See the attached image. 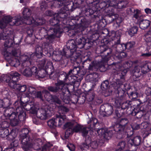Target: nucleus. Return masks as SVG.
<instances>
[{"label":"nucleus","instance_id":"f257e3e1","mask_svg":"<svg viewBox=\"0 0 151 151\" xmlns=\"http://www.w3.org/2000/svg\"><path fill=\"white\" fill-rule=\"evenodd\" d=\"M59 79L57 82L55 83V86H49L47 89L51 92L56 94L59 96L60 99L65 103H69L70 91L69 87H65L66 82L71 78V76L68 74V73H63L60 75L58 77Z\"/></svg>","mask_w":151,"mask_h":151},{"label":"nucleus","instance_id":"f03ea898","mask_svg":"<svg viewBox=\"0 0 151 151\" xmlns=\"http://www.w3.org/2000/svg\"><path fill=\"white\" fill-rule=\"evenodd\" d=\"M72 35L76 37V41L73 40H69L67 43L66 47L73 51H76L77 48L87 49V44H89V43L86 42V40L83 37L81 32L77 29L74 32L72 31Z\"/></svg>","mask_w":151,"mask_h":151},{"label":"nucleus","instance_id":"7ed1b4c3","mask_svg":"<svg viewBox=\"0 0 151 151\" xmlns=\"http://www.w3.org/2000/svg\"><path fill=\"white\" fill-rule=\"evenodd\" d=\"M17 105H16L15 104V108L12 107H4L0 113L3 114L5 116L9 119L18 115L19 120L24 121L26 119V114L23 108L21 107H17Z\"/></svg>","mask_w":151,"mask_h":151},{"label":"nucleus","instance_id":"20e7f679","mask_svg":"<svg viewBox=\"0 0 151 151\" xmlns=\"http://www.w3.org/2000/svg\"><path fill=\"white\" fill-rule=\"evenodd\" d=\"M64 127L66 129L65 136L68 137L70 134L74 132H78L81 131L83 137H86L88 133V130L86 128H82V127L75 121L68 122L64 125Z\"/></svg>","mask_w":151,"mask_h":151},{"label":"nucleus","instance_id":"39448f33","mask_svg":"<svg viewBox=\"0 0 151 151\" xmlns=\"http://www.w3.org/2000/svg\"><path fill=\"white\" fill-rule=\"evenodd\" d=\"M112 50L108 47L105 46H101L99 48H98L96 52L98 54H101L102 56V60L98 62V68L101 72L105 71L106 70L105 64L109 60L110 57L108 56Z\"/></svg>","mask_w":151,"mask_h":151},{"label":"nucleus","instance_id":"423d86ee","mask_svg":"<svg viewBox=\"0 0 151 151\" xmlns=\"http://www.w3.org/2000/svg\"><path fill=\"white\" fill-rule=\"evenodd\" d=\"M54 31V29L50 28H48V29H47L44 28H42L41 29V32H45L48 35L47 39V42L44 43L43 44V46H45V47L47 50L46 53H48V48L49 47V44L52 43L56 37H59L60 36L61 31H58L55 33L54 32V34H52Z\"/></svg>","mask_w":151,"mask_h":151},{"label":"nucleus","instance_id":"0eeeda50","mask_svg":"<svg viewBox=\"0 0 151 151\" xmlns=\"http://www.w3.org/2000/svg\"><path fill=\"white\" fill-rule=\"evenodd\" d=\"M22 134L20 135V140L23 148L31 146L32 142V133L27 128H23L21 130Z\"/></svg>","mask_w":151,"mask_h":151},{"label":"nucleus","instance_id":"6e6552de","mask_svg":"<svg viewBox=\"0 0 151 151\" xmlns=\"http://www.w3.org/2000/svg\"><path fill=\"white\" fill-rule=\"evenodd\" d=\"M18 99L15 103L14 104L16 105L18 104V103H20V106H18V107H21L24 109H24L27 111H29V112L32 114H35L36 113V109L33 103L30 102L28 103L25 104L26 101L24 100V96L21 95L20 94H19L17 95ZM26 114V113H25Z\"/></svg>","mask_w":151,"mask_h":151},{"label":"nucleus","instance_id":"1a4fd4ad","mask_svg":"<svg viewBox=\"0 0 151 151\" xmlns=\"http://www.w3.org/2000/svg\"><path fill=\"white\" fill-rule=\"evenodd\" d=\"M115 33H113L111 35L112 37H114V39H112L113 41L111 42L113 43L114 42V44L112 45V49L108 47L112 50L111 53L108 55L110 57L111 55H114L115 53H119L122 52L125 50V47H124V44H120V37L118 36L117 37L115 36Z\"/></svg>","mask_w":151,"mask_h":151},{"label":"nucleus","instance_id":"9d476101","mask_svg":"<svg viewBox=\"0 0 151 151\" xmlns=\"http://www.w3.org/2000/svg\"><path fill=\"white\" fill-rule=\"evenodd\" d=\"M14 35L11 34L9 31L4 32L2 33H0V39L5 40L4 42V49L3 50V54L6 53L5 51L7 50L8 48L12 47L14 45L13 39H14Z\"/></svg>","mask_w":151,"mask_h":151},{"label":"nucleus","instance_id":"9b49d317","mask_svg":"<svg viewBox=\"0 0 151 151\" xmlns=\"http://www.w3.org/2000/svg\"><path fill=\"white\" fill-rule=\"evenodd\" d=\"M65 116L61 115H56L55 117L49 120L47 122L48 126L51 128H54L57 126H60L64 123Z\"/></svg>","mask_w":151,"mask_h":151},{"label":"nucleus","instance_id":"f8f14e48","mask_svg":"<svg viewBox=\"0 0 151 151\" xmlns=\"http://www.w3.org/2000/svg\"><path fill=\"white\" fill-rule=\"evenodd\" d=\"M53 110L52 108L47 106L44 108H42L36 110L37 117L42 120L46 119L48 117L51 116Z\"/></svg>","mask_w":151,"mask_h":151},{"label":"nucleus","instance_id":"ddd939ff","mask_svg":"<svg viewBox=\"0 0 151 151\" xmlns=\"http://www.w3.org/2000/svg\"><path fill=\"white\" fill-rule=\"evenodd\" d=\"M54 17H52L50 19L49 22L50 24L52 26V27H47L46 28L43 27L45 29H48V28H50L53 29L54 30V32H53V33L52 34H54V32H56L58 31H61L60 32V34L62 33L63 31V29L61 28L60 27V26L58 25V24L59 22V20L58 19L59 15H58L56 14L54 15Z\"/></svg>","mask_w":151,"mask_h":151},{"label":"nucleus","instance_id":"4468645a","mask_svg":"<svg viewBox=\"0 0 151 151\" xmlns=\"http://www.w3.org/2000/svg\"><path fill=\"white\" fill-rule=\"evenodd\" d=\"M17 133L15 129H14L11 130L9 132L8 129H0V137L2 138L7 137L9 140H12L15 138L17 136Z\"/></svg>","mask_w":151,"mask_h":151},{"label":"nucleus","instance_id":"2eb2a0df","mask_svg":"<svg viewBox=\"0 0 151 151\" xmlns=\"http://www.w3.org/2000/svg\"><path fill=\"white\" fill-rule=\"evenodd\" d=\"M22 18L20 16L11 18L9 16H6L4 17L3 21L7 24L9 23L11 25H14L18 26L22 24L23 21L21 19Z\"/></svg>","mask_w":151,"mask_h":151},{"label":"nucleus","instance_id":"dca6fc26","mask_svg":"<svg viewBox=\"0 0 151 151\" xmlns=\"http://www.w3.org/2000/svg\"><path fill=\"white\" fill-rule=\"evenodd\" d=\"M113 111V106L109 104L102 105L100 107V113L104 117L111 115Z\"/></svg>","mask_w":151,"mask_h":151},{"label":"nucleus","instance_id":"f3484780","mask_svg":"<svg viewBox=\"0 0 151 151\" xmlns=\"http://www.w3.org/2000/svg\"><path fill=\"white\" fill-rule=\"evenodd\" d=\"M32 12V10L26 7L24 8L23 14L25 20L24 22L22 21L23 22L22 23H24L27 24H30L34 21V19L30 16ZM21 19L22 20V18Z\"/></svg>","mask_w":151,"mask_h":151},{"label":"nucleus","instance_id":"a211bd4d","mask_svg":"<svg viewBox=\"0 0 151 151\" xmlns=\"http://www.w3.org/2000/svg\"><path fill=\"white\" fill-rule=\"evenodd\" d=\"M49 67L47 68L46 66V70H45L44 69L39 70L37 71V74L36 76H37L39 77L43 78L45 76L46 73L48 75H49L50 77H51V76L53 74L54 72L53 67V65L52 63H48Z\"/></svg>","mask_w":151,"mask_h":151},{"label":"nucleus","instance_id":"6ab92c4d","mask_svg":"<svg viewBox=\"0 0 151 151\" xmlns=\"http://www.w3.org/2000/svg\"><path fill=\"white\" fill-rule=\"evenodd\" d=\"M6 53H4V55L5 58L6 60L8 62L9 64L12 66L17 67L20 64L19 60L16 58L15 57L11 56L10 54L7 52L5 51Z\"/></svg>","mask_w":151,"mask_h":151},{"label":"nucleus","instance_id":"aec40b11","mask_svg":"<svg viewBox=\"0 0 151 151\" xmlns=\"http://www.w3.org/2000/svg\"><path fill=\"white\" fill-rule=\"evenodd\" d=\"M98 145L99 143L97 141L91 142L90 138L88 137L86 139L85 143L81 145V149L82 150L88 149L90 146L92 148L96 149L98 148Z\"/></svg>","mask_w":151,"mask_h":151},{"label":"nucleus","instance_id":"412c9836","mask_svg":"<svg viewBox=\"0 0 151 151\" xmlns=\"http://www.w3.org/2000/svg\"><path fill=\"white\" fill-rule=\"evenodd\" d=\"M141 138L140 136H137L133 138L129 139L128 141V144L131 146V151H136L137 149V146L140 145L141 142Z\"/></svg>","mask_w":151,"mask_h":151},{"label":"nucleus","instance_id":"4be33fe9","mask_svg":"<svg viewBox=\"0 0 151 151\" xmlns=\"http://www.w3.org/2000/svg\"><path fill=\"white\" fill-rule=\"evenodd\" d=\"M22 62V65L24 67H29L32 64V60L30 55H23L20 56L19 60Z\"/></svg>","mask_w":151,"mask_h":151},{"label":"nucleus","instance_id":"5701e85b","mask_svg":"<svg viewBox=\"0 0 151 151\" xmlns=\"http://www.w3.org/2000/svg\"><path fill=\"white\" fill-rule=\"evenodd\" d=\"M21 73L24 76L29 77L32 75L36 76L37 74V68L33 66L31 68H25L24 70H21Z\"/></svg>","mask_w":151,"mask_h":151},{"label":"nucleus","instance_id":"b1692460","mask_svg":"<svg viewBox=\"0 0 151 151\" xmlns=\"http://www.w3.org/2000/svg\"><path fill=\"white\" fill-rule=\"evenodd\" d=\"M99 76L98 73L93 72L87 74L85 80L87 82H90L93 83L92 86L94 87L98 81Z\"/></svg>","mask_w":151,"mask_h":151},{"label":"nucleus","instance_id":"393cba45","mask_svg":"<svg viewBox=\"0 0 151 151\" xmlns=\"http://www.w3.org/2000/svg\"><path fill=\"white\" fill-rule=\"evenodd\" d=\"M70 0H68L67 2H65L63 4L61 8V12L59 15L60 16L61 14H64L66 13V12L68 11H73V6L74 3L72 2H70Z\"/></svg>","mask_w":151,"mask_h":151},{"label":"nucleus","instance_id":"a878e982","mask_svg":"<svg viewBox=\"0 0 151 151\" xmlns=\"http://www.w3.org/2000/svg\"><path fill=\"white\" fill-rule=\"evenodd\" d=\"M60 53V55L54 54L52 56V59L53 61L57 62L61 65H66L67 63V60L63 58V55Z\"/></svg>","mask_w":151,"mask_h":151},{"label":"nucleus","instance_id":"bb28decb","mask_svg":"<svg viewBox=\"0 0 151 151\" xmlns=\"http://www.w3.org/2000/svg\"><path fill=\"white\" fill-rule=\"evenodd\" d=\"M4 78L2 79L4 81H5L8 83L9 86L12 88L16 89L18 84H17V79H14V80H12L8 76L6 75L4 76Z\"/></svg>","mask_w":151,"mask_h":151},{"label":"nucleus","instance_id":"cd10ccee","mask_svg":"<svg viewBox=\"0 0 151 151\" xmlns=\"http://www.w3.org/2000/svg\"><path fill=\"white\" fill-rule=\"evenodd\" d=\"M125 80L124 78L120 77L119 79H117L116 81L112 83V87L115 89H118V88H120L122 86H124L123 83L125 82Z\"/></svg>","mask_w":151,"mask_h":151},{"label":"nucleus","instance_id":"c85d7f7f","mask_svg":"<svg viewBox=\"0 0 151 151\" xmlns=\"http://www.w3.org/2000/svg\"><path fill=\"white\" fill-rule=\"evenodd\" d=\"M114 131L119 134H124L125 133H128V131L126 130L125 127L124 126L118 124H117L114 126Z\"/></svg>","mask_w":151,"mask_h":151},{"label":"nucleus","instance_id":"c756f323","mask_svg":"<svg viewBox=\"0 0 151 151\" xmlns=\"http://www.w3.org/2000/svg\"><path fill=\"white\" fill-rule=\"evenodd\" d=\"M82 70L78 66L75 67L73 69H70L69 71L68 74L70 76L71 73L73 75H78L81 76H83L84 74L82 73Z\"/></svg>","mask_w":151,"mask_h":151},{"label":"nucleus","instance_id":"7c9ffc66","mask_svg":"<svg viewBox=\"0 0 151 151\" xmlns=\"http://www.w3.org/2000/svg\"><path fill=\"white\" fill-rule=\"evenodd\" d=\"M138 22L139 23V26L140 28L142 29H146L150 26L151 22L147 19H143L142 18Z\"/></svg>","mask_w":151,"mask_h":151},{"label":"nucleus","instance_id":"2f4dec72","mask_svg":"<svg viewBox=\"0 0 151 151\" xmlns=\"http://www.w3.org/2000/svg\"><path fill=\"white\" fill-rule=\"evenodd\" d=\"M79 56V54L77 53L76 51H73L70 57L71 60L79 64L81 62V58Z\"/></svg>","mask_w":151,"mask_h":151},{"label":"nucleus","instance_id":"473e14b6","mask_svg":"<svg viewBox=\"0 0 151 151\" xmlns=\"http://www.w3.org/2000/svg\"><path fill=\"white\" fill-rule=\"evenodd\" d=\"M98 120L97 119L95 118H93L90 119L88 122V123L91 124L90 128L93 129H98L99 126V128L100 127V124L98 122Z\"/></svg>","mask_w":151,"mask_h":151},{"label":"nucleus","instance_id":"72a5a7b5","mask_svg":"<svg viewBox=\"0 0 151 151\" xmlns=\"http://www.w3.org/2000/svg\"><path fill=\"white\" fill-rule=\"evenodd\" d=\"M9 119L10 120V125L12 127L17 126L19 124V121H21L19 119L18 115L12 117ZM21 122L22 121H21Z\"/></svg>","mask_w":151,"mask_h":151},{"label":"nucleus","instance_id":"f704fd0d","mask_svg":"<svg viewBox=\"0 0 151 151\" xmlns=\"http://www.w3.org/2000/svg\"><path fill=\"white\" fill-rule=\"evenodd\" d=\"M72 52V51L66 47H64L63 51L60 52V53H61V54L64 58H65V57L67 58H70Z\"/></svg>","mask_w":151,"mask_h":151},{"label":"nucleus","instance_id":"c9c22d12","mask_svg":"<svg viewBox=\"0 0 151 151\" xmlns=\"http://www.w3.org/2000/svg\"><path fill=\"white\" fill-rule=\"evenodd\" d=\"M133 76L136 78H138L141 76L142 72L140 67L138 66H135L133 70Z\"/></svg>","mask_w":151,"mask_h":151},{"label":"nucleus","instance_id":"e433bc0d","mask_svg":"<svg viewBox=\"0 0 151 151\" xmlns=\"http://www.w3.org/2000/svg\"><path fill=\"white\" fill-rule=\"evenodd\" d=\"M129 103V101L124 102L123 101L120 106L122 109H127L126 112L127 113V111L131 110L132 108L131 105Z\"/></svg>","mask_w":151,"mask_h":151},{"label":"nucleus","instance_id":"4c0bfd02","mask_svg":"<svg viewBox=\"0 0 151 151\" xmlns=\"http://www.w3.org/2000/svg\"><path fill=\"white\" fill-rule=\"evenodd\" d=\"M140 69L142 73L144 74H145L147 73L150 70V69H151V62H149L145 64Z\"/></svg>","mask_w":151,"mask_h":151},{"label":"nucleus","instance_id":"58836bf2","mask_svg":"<svg viewBox=\"0 0 151 151\" xmlns=\"http://www.w3.org/2000/svg\"><path fill=\"white\" fill-rule=\"evenodd\" d=\"M110 18L111 22H116V24L118 26L119 25L122 21V19L120 17H119L118 15L117 14H116L115 15H112V17Z\"/></svg>","mask_w":151,"mask_h":151},{"label":"nucleus","instance_id":"ea45409f","mask_svg":"<svg viewBox=\"0 0 151 151\" xmlns=\"http://www.w3.org/2000/svg\"><path fill=\"white\" fill-rule=\"evenodd\" d=\"M116 4H109L108 5L107 8L105 10V12L109 14L112 15L114 13V7Z\"/></svg>","mask_w":151,"mask_h":151},{"label":"nucleus","instance_id":"a19ab883","mask_svg":"<svg viewBox=\"0 0 151 151\" xmlns=\"http://www.w3.org/2000/svg\"><path fill=\"white\" fill-rule=\"evenodd\" d=\"M116 90L117 91V97H119V98L124 99L126 96V91L121 88H118V89Z\"/></svg>","mask_w":151,"mask_h":151},{"label":"nucleus","instance_id":"79ce46f5","mask_svg":"<svg viewBox=\"0 0 151 151\" xmlns=\"http://www.w3.org/2000/svg\"><path fill=\"white\" fill-rule=\"evenodd\" d=\"M97 5H96V9H93V7L91 9L90 7L88 6H86V9L85 10V13H86L88 15H91L93 14L95 12H96L97 10V9H98Z\"/></svg>","mask_w":151,"mask_h":151},{"label":"nucleus","instance_id":"37998d69","mask_svg":"<svg viewBox=\"0 0 151 151\" xmlns=\"http://www.w3.org/2000/svg\"><path fill=\"white\" fill-rule=\"evenodd\" d=\"M98 65L95 61H93L90 64L88 67V70L90 71H96L97 70Z\"/></svg>","mask_w":151,"mask_h":151},{"label":"nucleus","instance_id":"c03bdc74","mask_svg":"<svg viewBox=\"0 0 151 151\" xmlns=\"http://www.w3.org/2000/svg\"><path fill=\"white\" fill-rule=\"evenodd\" d=\"M134 13L133 17L137 19L138 22L143 18V16L140 14V11L139 10H134Z\"/></svg>","mask_w":151,"mask_h":151},{"label":"nucleus","instance_id":"a18cd8bd","mask_svg":"<svg viewBox=\"0 0 151 151\" xmlns=\"http://www.w3.org/2000/svg\"><path fill=\"white\" fill-rule=\"evenodd\" d=\"M138 27L135 26L130 28L128 31L129 34L131 36H133L135 34L137 33L138 30Z\"/></svg>","mask_w":151,"mask_h":151},{"label":"nucleus","instance_id":"49530a36","mask_svg":"<svg viewBox=\"0 0 151 151\" xmlns=\"http://www.w3.org/2000/svg\"><path fill=\"white\" fill-rule=\"evenodd\" d=\"M20 75L18 72H12L10 76H8L11 78L12 80H14V79H17V81H18V79L19 78V76Z\"/></svg>","mask_w":151,"mask_h":151},{"label":"nucleus","instance_id":"de8ad7c7","mask_svg":"<svg viewBox=\"0 0 151 151\" xmlns=\"http://www.w3.org/2000/svg\"><path fill=\"white\" fill-rule=\"evenodd\" d=\"M128 3V1H120L117 4L118 8L119 9H122L125 8Z\"/></svg>","mask_w":151,"mask_h":151},{"label":"nucleus","instance_id":"09e8293b","mask_svg":"<svg viewBox=\"0 0 151 151\" xmlns=\"http://www.w3.org/2000/svg\"><path fill=\"white\" fill-rule=\"evenodd\" d=\"M115 55L119 60H121L126 57L127 54L124 52H121L119 53H115L114 55Z\"/></svg>","mask_w":151,"mask_h":151},{"label":"nucleus","instance_id":"8fccbe9b","mask_svg":"<svg viewBox=\"0 0 151 151\" xmlns=\"http://www.w3.org/2000/svg\"><path fill=\"white\" fill-rule=\"evenodd\" d=\"M126 145V142L124 141L119 142L117 144L118 149L116 150L115 151H122Z\"/></svg>","mask_w":151,"mask_h":151},{"label":"nucleus","instance_id":"3c124183","mask_svg":"<svg viewBox=\"0 0 151 151\" xmlns=\"http://www.w3.org/2000/svg\"><path fill=\"white\" fill-rule=\"evenodd\" d=\"M75 19L77 20L78 21H80L81 22L79 23L81 26H85L88 24V22L86 21V19L83 17H80L79 18H76Z\"/></svg>","mask_w":151,"mask_h":151},{"label":"nucleus","instance_id":"603ef678","mask_svg":"<svg viewBox=\"0 0 151 151\" xmlns=\"http://www.w3.org/2000/svg\"><path fill=\"white\" fill-rule=\"evenodd\" d=\"M52 101L56 104H61V101L60 100L58 96L55 95H50Z\"/></svg>","mask_w":151,"mask_h":151},{"label":"nucleus","instance_id":"864d4df0","mask_svg":"<svg viewBox=\"0 0 151 151\" xmlns=\"http://www.w3.org/2000/svg\"><path fill=\"white\" fill-rule=\"evenodd\" d=\"M113 134V132L112 131H108L106 129L103 138L106 139H109L112 136Z\"/></svg>","mask_w":151,"mask_h":151},{"label":"nucleus","instance_id":"5fc2aeb1","mask_svg":"<svg viewBox=\"0 0 151 151\" xmlns=\"http://www.w3.org/2000/svg\"><path fill=\"white\" fill-rule=\"evenodd\" d=\"M95 94L93 91H89L86 95V98L89 101L93 100L94 98Z\"/></svg>","mask_w":151,"mask_h":151},{"label":"nucleus","instance_id":"6e6d98bb","mask_svg":"<svg viewBox=\"0 0 151 151\" xmlns=\"http://www.w3.org/2000/svg\"><path fill=\"white\" fill-rule=\"evenodd\" d=\"M37 66L39 68H42L44 67L46 63L47 62V59L44 58L41 60H39L37 61Z\"/></svg>","mask_w":151,"mask_h":151},{"label":"nucleus","instance_id":"4d7b16f0","mask_svg":"<svg viewBox=\"0 0 151 151\" xmlns=\"http://www.w3.org/2000/svg\"><path fill=\"white\" fill-rule=\"evenodd\" d=\"M98 4H99V3ZM109 4L108 2L104 1H103L101 2L99 4H98L97 5H98L99 7L101 9L105 10L107 8V6Z\"/></svg>","mask_w":151,"mask_h":151},{"label":"nucleus","instance_id":"13d9d810","mask_svg":"<svg viewBox=\"0 0 151 151\" xmlns=\"http://www.w3.org/2000/svg\"><path fill=\"white\" fill-rule=\"evenodd\" d=\"M27 86L26 85L18 84L15 90L20 92H24L26 90Z\"/></svg>","mask_w":151,"mask_h":151},{"label":"nucleus","instance_id":"bf43d9fd","mask_svg":"<svg viewBox=\"0 0 151 151\" xmlns=\"http://www.w3.org/2000/svg\"><path fill=\"white\" fill-rule=\"evenodd\" d=\"M124 99L117 97L114 100V104L115 106L118 107L120 106Z\"/></svg>","mask_w":151,"mask_h":151},{"label":"nucleus","instance_id":"052dcab7","mask_svg":"<svg viewBox=\"0 0 151 151\" xmlns=\"http://www.w3.org/2000/svg\"><path fill=\"white\" fill-rule=\"evenodd\" d=\"M141 112V111H137L136 109H133V107L132 106L131 110H129V111H127V114H131L133 116H135L136 115L139 114Z\"/></svg>","mask_w":151,"mask_h":151},{"label":"nucleus","instance_id":"680f3d73","mask_svg":"<svg viewBox=\"0 0 151 151\" xmlns=\"http://www.w3.org/2000/svg\"><path fill=\"white\" fill-rule=\"evenodd\" d=\"M109 82L108 80H105L103 82L101 85V88L102 90H106L109 87Z\"/></svg>","mask_w":151,"mask_h":151},{"label":"nucleus","instance_id":"e2e57ef3","mask_svg":"<svg viewBox=\"0 0 151 151\" xmlns=\"http://www.w3.org/2000/svg\"><path fill=\"white\" fill-rule=\"evenodd\" d=\"M145 37L146 42L151 43V29L146 34Z\"/></svg>","mask_w":151,"mask_h":151},{"label":"nucleus","instance_id":"0e129e2a","mask_svg":"<svg viewBox=\"0 0 151 151\" xmlns=\"http://www.w3.org/2000/svg\"><path fill=\"white\" fill-rule=\"evenodd\" d=\"M135 45V42L134 41L129 42L124 44V47H125V50L127 49H129L134 47Z\"/></svg>","mask_w":151,"mask_h":151},{"label":"nucleus","instance_id":"69168bd1","mask_svg":"<svg viewBox=\"0 0 151 151\" xmlns=\"http://www.w3.org/2000/svg\"><path fill=\"white\" fill-rule=\"evenodd\" d=\"M52 146L49 143L45 144L42 147L41 151H49Z\"/></svg>","mask_w":151,"mask_h":151},{"label":"nucleus","instance_id":"338daca9","mask_svg":"<svg viewBox=\"0 0 151 151\" xmlns=\"http://www.w3.org/2000/svg\"><path fill=\"white\" fill-rule=\"evenodd\" d=\"M124 112L123 110L120 108L117 109L115 110V114L118 118H120L123 115Z\"/></svg>","mask_w":151,"mask_h":151},{"label":"nucleus","instance_id":"774afa93","mask_svg":"<svg viewBox=\"0 0 151 151\" xmlns=\"http://www.w3.org/2000/svg\"><path fill=\"white\" fill-rule=\"evenodd\" d=\"M128 94L132 99H136L138 96V93L136 91H132L130 93H128Z\"/></svg>","mask_w":151,"mask_h":151}]
</instances>
